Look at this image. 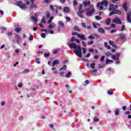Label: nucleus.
I'll use <instances>...</instances> for the list:
<instances>
[{
    "label": "nucleus",
    "instance_id": "nucleus-30",
    "mask_svg": "<svg viewBox=\"0 0 131 131\" xmlns=\"http://www.w3.org/2000/svg\"><path fill=\"white\" fill-rule=\"evenodd\" d=\"M53 19H54V17L51 16L50 17V19L48 21V23H49V24L51 23V22H52V21L53 20Z\"/></svg>",
    "mask_w": 131,
    "mask_h": 131
},
{
    "label": "nucleus",
    "instance_id": "nucleus-27",
    "mask_svg": "<svg viewBox=\"0 0 131 131\" xmlns=\"http://www.w3.org/2000/svg\"><path fill=\"white\" fill-rule=\"evenodd\" d=\"M70 75H71V72H68V73L66 75V77L69 78V77H70Z\"/></svg>",
    "mask_w": 131,
    "mask_h": 131
},
{
    "label": "nucleus",
    "instance_id": "nucleus-25",
    "mask_svg": "<svg viewBox=\"0 0 131 131\" xmlns=\"http://www.w3.org/2000/svg\"><path fill=\"white\" fill-rule=\"evenodd\" d=\"M74 29L75 30H76V31H79L80 32V29L79 28H78V27L76 26H75L74 27Z\"/></svg>",
    "mask_w": 131,
    "mask_h": 131
},
{
    "label": "nucleus",
    "instance_id": "nucleus-14",
    "mask_svg": "<svg viewBox=\"0 0 131 131\" xmlns=\"http://www.w3.org/2000/svg\"><path fill=\"white\" fill-rule=\"evenodd\" d=\"M33 8H34L35 10H36L37 9V5L33 4L30 6V9H33Z\"/></svg>",
    "mask_w": 131,
    "mask_h": 131
},
{
    "label": "nucleus",
    "instance_id": "nucleus-36",
    "mask_svg": "<svg viewBox=\"0 0 131 131\" xmlns=\"http://www.w3.org/2000/svg\"><path fill=\"white\" fill-rule=\"evenodd\" d=\"M125 29V25H122L121 29L120 30V31H123Z\"/></svg>",
    "mask_w": 131,
    "mask_h": 131
},
{
    "label": "nucleus",
    "instance_id": "nucleus-26",
    "mask_svg": "<svg viewBox=\"0 0 131 131\" xmlns=\"http://www.w3.org/2000/svg\"><path fill=\"white\" fill-rule=\"evenodd\" d=\"M46 16H47V18H50V16H51V13H50V11H46Z\"/></svg>",
    "mask_w": 131,
    "mask_h": 131
},
{
    "label": "nucleus",
    "instance_id": "nucleus-39",
    "mask_svg": "<svg viewBox=\"0 0 131 131\" xmlns=\"http://www.w3.org/2000/svg\"><path fill=\"white\" fill-rule=\"evenodd\" d=\"M90 83V81L89 80H86L85 81V83L83 84V85H86V84H89Z\"/></svg>",
    "mask_w": 131,
    "mask_h": 131
},
{
    "label": "nucleus",
    "instance_id": "nucleus-51",
    "mask_svg": "<svg viewBox=\"0 0 131 131\" xmlns=\"http://www.w3.org/2000/svg\"><path fill=\"white\" fill-rule=\"evenodd\" d=\"M82 50H83V54H85L86 53V49L84 48H82Z\"/></svg>",
    "mask_w": 131,
    "mask_h": 131
},
{
    "label": "nucleus",
    "instance_id": "nucleus-32",
    "mask_svg": "<svg viewBox=\"0 0 131 131\" xmlns=\"http://www.w3.org/2000/svg\"><path fill=\"white\" fill-rule=\"evenodd\" d=\"M29 40L30 41H31V40H33V35H32V34L30 35V36L29 38Z\"/></svg>",
    "mask_w": 131,
    "mask_h": 131
},
{
    "label": "nucleus",
    "instance_id": "nucleus-11",
    "mask_svg": "<svg viewBox=\"0 0 131 131\" xmlns=\"http://www.w3.org/2000/svg\"><path fill=\"white\" fill-rule=\"evenodd\" d=\"M63 11V12H64V13H69L70 10H69V8H68V7H64Z\"/></svg>",
    "mask_w": 131,
    "mask_h": 131
},
{
    "label": "nucleus",
    "instance_id": "nucleus-40",
    "mask_svg": "<svg viewBox=\"0 0 131 131\" xmlns=\"http://www.w3.org/2000/svg\"><path fill=\"white\" fill-rule=\"evenodd\" d=\"M95 63H92L90 66L91 68H92V69H94V68H95Z\"/></svg>",
    "mask_w": 131,
    "mask_h": 131
},
{
    "label": "nucleus",
    "instance_id": "nucleus-61",
    "mask_svg": "<svg viewBox=\"0 0 131 131\" xmlns=\"http://www.w3.org/2000/svg\"><path fill=\"white\" fill-rule=\"evenodd\" d=\"M15 38H17V39H18V38H20V36H19V35H18V34H15Z\"/></svg>",
    "mask_w": 131,
    "mask_h": 131
},
{
    "label": "nucleus",
    "instance_id": "nucleus-4",
    "mask_svg": "<svg viewBox=\"0 0 131 131\" xmlns=\"http://www.w3.org/2000/svg\"><path fill=\"white\" fill-rule=\"evenodd\" d=\"M17 4V6L22 10H25L26 9V4L23 3L22 1L18 2Z\"/></svg>",
    "mask_w": 131,
    "mask_h": 131
},
{
    "label": "nucleus",
    "instance_id": "nucleus-24",
    "mask_svg": "<svg viewBox=\"0 0 131 131\" xmlns=\"http://www.w3.org/2000/svg\"><path fill=\"white\" fill-rule=\"evenodd\" d=\"M111 22V18H108L105 20V23L107 25H109Z\"/></svg>",
    "mask_w": 131,
    "mask_h": 131
},
{
    "label": "nucleus",
    "instance_id": "nucleus-28",
    "mask_svg": "<svg viewBox=\"0 0 131 131\" xmlns=\"http://www.w3.org/2000/svg\"><path fill=\"white\" fill-rule=\"evenodd\" d=\"M59 51V50L55 49L52 51L53 55H56V54H58V52Z\"/></svg>",
    "mask_w": 131,
    "mask_h": 131
},
{
    "label": "nucleus",
    "instance_id": "nucleus-18",
    "mask_svg": "<svg viewBox=\"0 0 131 131\" xmlns=\"http://www.w3.org/2000/svg\"><path fill=\"white\" fill-rule=\"evenodd\" d=\"M58 25L60 26V27H64L65 24L62 21H59L58 22Z\"/></svg>",
    "mask_w": 131,
    "mask_h": 131
},
{
    "label": "nucleus",
    "instance_id": "nucleus-8",
    "mask_svg": "<svg viewBox=\"0 0 131 131\" xmlns=\"http://www.w3.org/2000/svg\"><path fill=\"white\" fill-rule=\"evenodd\" d=\"M95 12V8H92L91 11H88L86 12V16L88 17H90V16H92L93 15V13Z\"/></svg>",
    "mask_w": 131,
    "mask_h": 131
},
{
    "label": "nucleus",
    "instance_id": "nucleus-22",
    "mask_svg": "<svg viewBox=\"0 0 131 131\" xmlns=\"http://www.w3.org/2000/svg\"><path fill=\"white\" fill-rule=\"evenodd\" d=\"M66 69H67V66L64 65L63 67L59 69V71H61L62 70H66Z\"/></svg>",
    "mask_w": 131,
    "mask_h": 131
},
{
    "label": "nucleus",
    "instance_id": "nucleus-37",
    "mask_svg": "<svg viewBox=\"0 0 131 131\" xmlns=\"http://www.w3.org/2000/svg\"><path fill=\"white\" fill-rule=\"evenodd\" d=\"M105 60V56H102L100 58V62H103Z\"/></svg>",
    "mask_w": 131,
    "mask_h": 131
},
{
    "label": "nucleus",
    "instance_id": "nucleus-47",
    "mask_svg": "<svg viewBox=\"0 0 131 131\" xmlns=\"http://www.w3.org/2000/svg\"><path fill=\"white\" fill-rule=\"evenodd\" d=\"M77 15L79 16V17H80V18H84V16H83L82 14H80L79 13H77Z\"/></svg>",
    "mask_w": 131,
    "mask_h": 131
},
{
    "label": "nucleus",
    "instance_id": "nucleus-20",
    "mask_svg": "<svg viewBox=\"0 0 131 131\" xmlns=\"http://www.w3.org/2000/svg\"><path fill=\"white\" fill-rule=\"evenodd\" d=\"M105 63L107 64H109V63H113V60H112L111 59H108V58H107L106 60Z\"/></svg>",
    "mask_w": 131,
    "mask_h": 131
},
{
    "label": "nucleus",
    "instance_id": "nucleus-63",
    "mask_svg": "<svg viewBox=\"0 0 131 131\" xmlns=\"http://www.w3.org/2000/svg\"><path fill=\"white\" fill-rule=\"evenodd\" d=\"M82 42L83 47H86V43H85V42L82 41Z\"/></svg>",
    "mask_w": 131,
    "mask_h": 131
},
{
    "label": "nucleus",
    "instance_id": "nucleus-23",
    "mask_svg": "<svg viewBox=\"0 0 131 131\" xmlns=\"http://www.w3.org/2000/svg\"><path fill=\"white\" fill-rule=\"evenodd\" d=\"M104 47L107 48L108 50H110V49H111V47L110 46H108V43L106 42H104Z\"/></svg>",
    "mask_w": 131,
    "mask_h": 131
},
{
    "label": "nucleus",
    "instance_id": "nucleus-57",
    "mask_svg": "<svg viewBox=\"0 0 131 131\" xmlns=\"http://www.w3.org/2000/svg\"><path fill=\"white\" fill-rule=\"evenodd\" d=\"M24 72V73H28V72H29V69H25Z\"/></svg>",
    "mask_w": 131,
    "mask_h": 131
},
{
    "label": "nucleus",
    "instance_id": "nucleus-59",
    "mask_svg": "<svg viewBox=\"0 0 131 131\" xmlns=\"http://www.w3.org/2000/svg\"><path fill=\"white\" fill-rule=\"evenodd\" d=\"M89 51L90 52V53H93V52H95V50L93 49H90Z\"/></svg>",
    "mask_w": 131,
    "mask_h": 131
},
{
    "label": "nucleus",
    "instance_id": "nucleus-16",
    "mask_svg": "<svg viewBox=\"0 0 131 131\" xmlns=\"http://www.w3.org/2000/svg\"><path fill=\"white\" fill-rule=\"evenodd\" d=\"M119 36L121 40H124V39H125V36L124 34H121L119 35Z\"/></svg>",
    "mask_w": 131,
    "mask_h": 131
},
{
    "label": "nucleus",
    "instance_id": "nucleus-2",
    "mask_svg": "<svg viewBox=\"0 0 131 131\" xmlns=\"http://www.w3.org/2000/svg\"><path fill=\"white\" fill-rule=\"evenodd\" d=\"M118 6L114 4H111L109 7V11H112L110 13V16H112V15H115L117 14L118 15H121V11L120 10H116Z\"/></svg>",
    "mask_w": 131,
    "mask_h": 131
},
{
    "label": "nucleus",
    "instance_id": "nucleus-12",
    "mask_svg": "<svg viewBox=\"0 0 131 131\" xmlns=\"http://www.w3.org/2000/svg\"><path fill=\"white\" fill-rule=\"evenodd\" d=\"M59 60H58V59L55 60L54 61H53V63H52L53 67H54V66L59 64Z\"/></svg>",
    "mask_w": 131,
    "mask_h": 131
},
{
    "label": "nucleus",
    "instance_id": "nucleus-42",
    "mask_svg": "<svg viewBox=\"0 0 131 131\" xmlns=\"http://www.w3.org/2000/svg\"><path fill=\"white\" fill-rule=\"evenodd\" d=\"M40 35L42 38H46V34L42 33H41Z\"/></svg>",
    "mask_w": 131,
    "mask_h": 131
},
{
    "label": "nucleus",
    "instance_id": "nucleus-50",
    "mask_svg": "<svg viewBox=\"0 0 131 131\" xmlns=\"http://www.w3.org/2000/svg\"><path fill=\"white\" fill-rule=\"evenodd\" d=\"M65 19L68 21L69 22H70V20H71V19L70 18V17H68V16H66L65 17Z\"/></svg>",
    "mask_w": 131,
    "mask_h": 131
},
{
    "label": "nucleus",
    "instance_id": "nucleus-56",
    "mask_svg": "<svg viewBox=\"0 0 131 131\" xmlns=\"http://www.w3.org/2000/svg\"><path fill=\"white\" fill-rule=\"evenodd\" d=\"M20 41H21V38H19L17 39V43H18V45H19V43H20Z\"/></svg>",
    "mask_w": 131,
    "mask_h": 131
},
{
    "label": "nucleus",
    "instance_id": "nucleus-17",
    "mask_svg": "<svg viewBox=\"0 0 131 131\" xmlns=\"http://www.w3.org/2000/svg\"><path fill=\"white\" fill-rule=\"evenodd\" d=\"M127 20L128 21L129 23H131V17H130V15L129 14H127Z\"/></svg>",
    "mask_w": 131,
    "mask_h": 131
},
{
    "label": "nucleus",
    "instance_id": "nucleus-43",
    "mask_svg": "<svg viewBox=\"0 0 131 131\" xmlns=\"http://www.w3.org/2000/svg\"><path fill=\"white\" fill-rule=\"evenodd\" d=\"M41 23L46 24V18L43 17L41 20Z\"/></svg>",
    "mask_w": 131,
    "mask_h": 131
},
{
    "label": "nucleus",
    "instance_id": "nucleus-44",
    "mask_svg": "<svg viewBox=\"0 0 131 131\" xmlns=\"http://www.w3.org/2000/svg\"><path fill=\"white\" fill-rule=\"evenodd\" d=\"M88 38H89L90 39H95V37H94V36L90 35L88 36Z\"/></svg>",
    "mask_w": 131,
    "mask_h": 131
},
{
    "label": "nucleus",
    "instance_id": "nucleus-55",
    "mask_svg": "<svg viewBox=\"0 0 131 131\" xmlns=\"http://www.w3.org/2000/svg\"><path fill=\"white\" fill-rule=\"evenodd\" d=\"M48 33H50V34H54V31L52 30H49Z\"/></svg>",
    "mask_w": 131,
    "mask_h": 131
},
{
    "label": "nucleus",
    "instance_id": "nucleus-19",
    "mask_svg": "<svg viewBox=\"0 0 131 131\" xmlns=\"http://www.w3.org/2000/svg\"><path fill=\"white\" fill-rule=\"evenodd\" d=\"M98 31L99 32H100V33H105V30L102 28H99Z\"/></svg>",
    "mask_w": 131,
    "mask_h": 131
},
{
    "label": "nucleus",
    "instance_id": "nucleus-52",
    "mask_svg": "<svg viewBox=\"0 0 131 131\" xmlns=\"http://www.w3.org/2000/svg\"><path fill=\"white\" fill-rule=\"evenodd\" d=\"M44 3L46 4H50V3H51V0H45Z\"/></svg>",
    "mask_w": 131,
    "mask_h": 131
},
{
    "label": "nucleus",
    "instance_id": "nucleus-1",
    "mask_svg": "<svg viewBox=\"0 0 131 131\" xmlns=\"http://www.w3.org/2000/svg\"><path fill=\"white\" fill-rule=\"evenodd\" d=\"M69 46L71 49H74V53L76 56L81 58L82 55L81 54V47L79 46H77L75 43H71Z\"/></svg>",
    "mask_w": 131,
    "mask_h": 131
},
{
    "label": "nucleus",
    "instance_id": "nucleus-10",
    "mask_svg": "<svg viewBox=\"0 0 131 131\" xmlns=\"http://www.w3.org/2000/svg\"><path fill=\"white\" fill-rule=\"evenodd\" d=\"M83 7V6L82 5H80L79 8V11L80 14H83L84 11L83 9H82V8Z\"/></svg>",
    "mask_w": 131,
    "mask_h": 131
},
{
    "label": "nucleus",
    "instance_id": "nucleus-58",
    "mask_svg": "<svg viewBox=\"0 0 131 131\" xmlns=\"http://www.w3.org/2000/svg\"><path fill=\"white\" fill-rule=\"evenodd\" d=\"M107 94H108V95H113V92L108 90L107 91Z\"/></svg>",
    "mask_w": 131,
    "mask_h": 131
},
{
    "label": "nucleus",
    "instance_id": "nucleus-21",
    "mask_svg": "<svg viewBox=\"0 0 131 131\" xmlns=\"http://www.w3.org/2000/svg\"><path fill=\"white\" fill-rule=\"evenodd\" d=\"M108 42H109L110 45H111V46H112V47H113L114 48H116V46L115 45H114V42H113L112 40H109Z\"/></svg>",
    "mask_w": 131,
    "mask_h": 131
},
{
    "label": "nucleus",
    "instance_id": "nucleus-49",
    "mask_svg": "<svg viewBox=\"0 0 131 131\" xmlns=\"http://www.w3.org/2000/svg\"><path fill=\"white\" fill-rule=\"evenodd\" d=\"M35 61L37 64H40V61H39V59L36 58Z\"/></svg>",
    "mask_w": 131,
    "mask_h": 131
},
{
    "label": "nucleus",
    "instance_id": "nucleus-29",
    "mask_svg": "<svg viewBox=\"0 0 131 131\" xmlns=\"http://www.w3.org/2000/svg\"><path fill=\"white\" fill-rule=\"evenodd\" d=\"M76 39H75V37L74 36H72L71 40H70V42H73L74 41H75Z\"/></svg>",
    "mask_w": 131,
    "mask_h": 131
},
{
    "label": "nucleus",
    "instance_id": "nucleus-13",
    "mask_svg": "<svg viewBox=\"0 0 131 131\" xmlns=\"http://www.w3.org/2000/svg\"><path fill=\"white\" fill-rule=\"evenodd\" d=\"M123 8L125 12H127V4L126 3H124L123 4Z\"/></svg>",
    "mask_w": 131,
    "mask_h": 131
},
{
    "label": "nucleus",
    "instance_id": "nucleus-35",
    "mask_svg": "<svg viewBox=\"0 0 131 131\" xmlns=\"http://www.w3.org/2000/svg\"><path fill=\"white\" fill-rule=\"evenodd\" d=\"M105 55L109 57V56H112L111 52H105Z\"/></svg>",
    "mask_w": 131,
    "mask_h": 131
},
{
    "label": "nucleus",
    "instance_id": "nucleus-64",
    "mask_svg": "<svg viewBox=\"0 0 131 131\" xmlns=\"http://www.w3.org/2000/svg\"><path fill=\"white\" fill-rule=\"evenodd\" d=\"M50 9H51V10H52V11H54V6H53V5H50Z\"/></svg>",
    "mask_w": 131,
    "mask_h": 131
},
{
    "label": "nucleus",
    "instance_id": "nucleus-41",
    "mask_svg": "<svg viewBox=\"0 0 131 131\" xmlns=\"http://www.w3.org/2000/svg\"><path fill=\"white\" fill-rule=\"evenodd\" d=\"M31 18V19H32V20H34L35 22H37V19H36V18H35V17L32 16Z\"/></svg>",
    "mask_w": 131,
    "mask_h": 131
},
{
    "label": "nucleus",
    "instance_id": "nucleus-54",
    "mask_svg": "<svg viewBox=\"0 0 131 131\" xmlns=\"http://www.w3.org/2000/svg\"><path fill=\"white\" fill-rule=\"evenodd\" d=\"M74 6L76 7V6H77V2L75 0L73 2Z\"/></svg>",
    "mask_w": 131,
    "mask_h": 131
},
{
    "label": "nucleus",
    "instance_id": "nucleus-34",
    "mask_svg": "<svg viewBox=\"0 0 131 131\" xmlns=\"http://www.w3.org/2000/svg\"><path fill=\"white\" fill-rule=\"evenodd\" d=\"M94 43V40H91V41L88 42L87 45L88 46H91Z\"/></svg>",
    "mask_w": 131,
    "mask_h": 131
},
{
    "label": "nucleus",
    "instance_id": "nucleus-38",
    "mask_svg": "<svg viewBox=\"0 0 131 131\" xmlns=\"http://www.w3.org/2000/svg\"><path fill=\"white\" fill-rule=\"evenodd\" d=\"M95 19L96 20H101V19H102V18L101 17V16H95Z\"/></svg>",
    "mask_w": 131,
    "mask_h": 131
},
{
    "label": "nucleus",
    "instance_id": "nucleus-33",
    "mask_svg": "<svg viewBox=\"0 0 131 131\" xmlns=\"http://www.w3.org/2000/svg\"><path fill=\"white\" fill-rule=\"evenodd\" d=\"M59 76L61 77H63L64 76V72H59Z\"/></svg>",
    "mask_w": 131,
    "mask_h": 131
},
{
    "label": "nucleus",
    "instance_id": "nucleus-45",
    "mask_svg": "<svg viewBox=\"0 0 131 131\" xmlns=\"http://www.w3.org/2000/svg\"><path fill=\"white\" fill-rule=\"evenodd\" d=\"M93 120H94V122H98L99 121L100 119H99L97 118H95Z\"/></svg>",
    "mask_w": 131,
    "mask_h": 131
},
{
    "label": "nucleus",
    "instance_id": "nucleus-5",
    "mask_svg": "<svg viewBox=\"0 0 131 131\" xmlns=\"http://www.w3.org/2000/svg\"><path fill=\"white\" fill-rule=\"evenodd\" d=\"M104 6L105 7L108 6V1L107 0H103L101 2V3H99L97 4V7H99V6Z\"/></svg>",
    "mask_w": 131,
    "mask_h": 131
},
{
    "label": "nucleus",
    "instance_id": "nucleus-48",
    "mask_svg": "<svg viewBox=\"0 0 131 131\" xmlns=\"http://www.w3.org/2000/svg\"><path fill=\"white\" fill-rule=\"evenodd\" d=\"M48 28H50V29H53V28H54V25H53L52 24H50Z\"/></svg>",
    "mask_w": 131,
    "mask_h": 131
},
{
    "label": "nucleus",
    "instance_id": "nucleus-3",
    "mask_svg": "<svg viewBox=\"0 0 131 131\" xmlns=\"http://www.w3.org/2000/svg\"><path fill=\"white\" fill-rule=\"evenodd\" d=\"M119 57H120V54L119 53H117L115 55H112V58L113 60H115V63L117 65H118V64H120V61H119Z\"/></svg>",
    "mask_w": 131,
    "mask_h": 131
},
{
    "label": "nucleus",
    "instance_id": "nucleus-6",
    "mask_svg": "<svg viewBox=\"0 0 131 131\" xmlns=\"http://www.w3.org/2000/svg\"><path fill=\"white\" fill-rule=\"evenodd\" d=\"M15 27V32H17V33H19L20 31H22V28H20V25H15L14 26Z\"/></svg>",
    "mask_w": 131,
    "mask_h": 131
},
{
    "label": "nucleus",
    "instance_id": "nucleus-46",
    "mask_svg": "<svg viewBox=\"0 0 131 131\" xmlns=\"http://www.w3.org/2000/svg\"><path fill=\"white\" fill-rule=\"evenodd\" d=\"M130 113H131V112L130 111H126L125 112V115H129V114H130Z\"/></svg>",
    "mask_w": 131,
    "mask_h": 131
},
{
    "label": "nucleus",
    "instance_id": "nucleus-60",
    "mask_svg": "<svg viewBox=\"0 0 131 131\" xmlns=\"http://www.w3.org/2000/svg\"><path fill=\"white\" fill-rule=\"evenodd\" d=\"M45 57H49L50 56V53H46L44 54Z\"/></svg>",
    "mask_w": 131,
    "mask_h": 131
},
{
    "label": "nucleus",
    "instance_id": "nucleus-15",
    "mask_svg": "<svg viewBox=\"0 0 131 131\" xmlns=\"http://www.w3.org/2000/svg\"><path fill=\"white\" fill-rule=\"evenodd\" d=\"M83 5L84 6V7H86V6H90V5H91V1L84 2L83 3Z\"/></svg>",
    "mask_w": 131,
    "mask_h": 131
},
{
    "label": "nucleus",
    "instance_id": "nucleus-62",
    "mask_svg": "<svg viewBox=\"0 0 131 131\" xmlns=\"http://www.w3.org/2000/svg\"><path fill=\"white\" fill-rule=\"evenodd\" d=\"M90 56H91V53H88L87 55L85 56V58H89Z\"/></svg>",
    "mask_w": 131,
    "mask_h": 131
},
{
    "label": "nucleus",
    "instance_id": "nucleus-9",
    "mask_svg": "<svg viewBox=\"0 0 131 131\" xmlns=\"http://www.w3.org/2000/svg\"><path fill=\"white\" fill-rule=\"evenodd\" d=\"M78 37H79L80 38H81L82 40H86V38L84 37V35H82L80 34H78Z\"/></svg>",
    "mask_w": 131,
    "mask_h": 131
},
{
    "label": "nucleus",
    "instance_id": "nucleus-7",
    "mask_svg": "<svg viewBox=\"0 0 131 131\" xmlns=\"http://www.w3.org/2000/svg\"><path fill=\"white\" fill-rule=\"evenodd\" d=\"M113 22L114 23H116V24H121L122 23L118 17H116V18L114 19L113 20Z\"/></svg>",
    "mask_w": 131,
    "mask_h": 131
},
{
    "label": "nucleus",
    "instance_id": "nucleus-31",
    "mask_svg": "<svg viewBox=\"0 0 131 131\" xmlns=\"http://www.w3.org/2000/svg\"><path fill=\"white\" fill-rule=\"evenodd\" d=\"M115 113V115H117V116L119 115V109L116 110Z\"/></svg>",
    "mask_w": 131,
    "mask_h": 131
},
{
    "label": "nucleus",
    "instance_id": "nucleus-53",
    "mask_svg": "<svg viewBox=\"0 0 131 131\" xmlns=\"http://www.w3.org/2000/svg\"><path fill=\"white\" fill-rule=\"evenodd\" d=\"M102 6L103 5H100L99 6H98V7H99V10L100 11H102L103 10V9H104V7Z\"/></svg>",
    "mask_w": 131,
    "mask_h": 131
}]
</instances>
